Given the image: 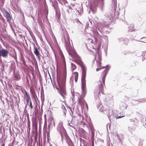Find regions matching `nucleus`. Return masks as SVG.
<instances>
[{"instance_id":"obj_1","label":"nucleus","mask_w":146,"mask_h":146,"mask_svg":"<svg viewBox=\"0 0 146 146\" xmlns=\"http://www.w3.org/2000/svg\"><path fill=\"white\" fill-rule=\"evenodd\" d=\"M62 60L63 62L64 67L62 76H58V73L57 74V82L58 86L59 89H58L59 93L62 96V98H60L61 101L63 102H65L64 99L65 96L66 95L65 89L66 81V66L65 59L63 54L61 55Z\"/></svg>"},{"instance_id":"obj_2","label":"nucleus","mask_w":146,"mask_h":146,"mask_svg":"<svg viewBox=\"0 0 146 146\" xmlns=\"http://www.w3.org/2000/svg\"><path fill=\"white\" fill-rule=\"evenodd\" d=\"M75 62L81 67L82 70L81 78L82 90V93L80 97H84L86 94V68L83 62L81 60L80 58L77 57L75 58Z\"/></svg>"},{"instance_id":"obj_3","label":"nucleus","mask_w":146,"mask_h":146,"mask_svg":"<svg viewBox=\"0 0 146 146\" xmlns=\"http://www.w3.org/2000/svg\"><path fill=\"white\" fill-rule=\"evenodd\" d=\"M65 42L66 48L68 52V54L70 55L71 57H73V56L71 54V51L72 50V46L70 42V39L68 34H66V36H65Z\"/></svg>"},{"instance_id":"obj_4","label":"nucleus","mask_w":146,"mask_h":146,"mask_svg":"<svg viewBox=\"0 0 146 146\" xmlns=\"http://www.w3.org/2000/svg\"><path fill=\"white\" fill-rule=\"evenodd\" d=\"M93 32L94 36V40L92 38H89L88 40L89 41V42H90L91 43H94V44H96L98 41V38L99 39L100 35L98 33V31L96 30L93 31Z\"/></svg>"},{"instance_id":"obj_5","label":"nucleus","mask_w":146,"mask_h":146,"mask_svg":"<svg viewBox=\"0 0 146 146\" xmlns=\"http://www.w3.org/2000/svg\"><path fill=\"white\" fill-rule=\"evenodd\" d=\"M117 8L115 9V8L114 9V12H113V13L112 14H111L110 13L109 14V16L108 17V19L110 20H111L112 19H113V17L115 19L117 18L118 15L119 14V8L117 9Z\"/></svg>"},{"instance_id":"obj_6","label":"nucleus","mask_w":146,"mask_h":146,"mask_svg":"<svg viewBox=\"0 0 146 146\" xmlns=\"http://www.w3.org/2000/svg\"><path fill=\"white\" fill-rule=\"evenodd\" d=\"M104 25H105L104 23H98L96 25L95 27L96 29H92V31L93 32V31L96 30L98 31L97 30H98L101 34H102L105 30L104 27Z\"/></svg>"},{"instance_id":"obj_7","label":"nucleus","mask_w":146,"mask_h":146,"mask_svg":"<svg viewBox=\"0 0 146 146\" xmlns=\"http://www.w3.org/2000/svg\"><path fill=\"white\" fill-rule=\"evenodd\" d=\"M146 101V98H143L138 99L137 100H134L131 102V103L134 105L139 104L140 103L144 102Z\"/></svg>"},{"instance_id":"obj_8","label":"nucleus","mask_w":146,"mask_h":146,"mask_svg":"<svg viewBox=\"0 0 146 146\" xmlns=\"http://www.w3.org/2000/svg\"><path fill=\"white\" fill-rule=\"evenodd\" d=\"M8 54V51L5 49L2 48L0 51V56H2L3 57L6 58Z\"/></svg>"},{"instance_id":"obj_9","label":"nucleus","mask_w":146,"mask_h":146,"mask_svg":"<svg viewBox=\"0 0 146 146\" xmlns=\"http://www.w3.org/2000/svg\"><path fill=\"white\" fill-rule=\"evenodd\" d=\"M109 69V68L108 67V66H107L106 68L104 71V74L103 76L102 80V82L104 84H105L106 78Z\"/></svg>"},{"instance_id":"obj_10","label":"nucleus","mask_w":146,"mask_h":146,"mask_svg":"<svg viewBox=\"0 0 146 146\" xmlns=\"http://www.w3.org/2000/svg\"><path fill=\"white\" fill-rule=\"evenodd\" d=\"M83 98L84 97H80L79 100V102L82 108H84L85 107V104L86 103L84 99H83Z\"/></svg>"},{"instance_id":"obj_11","label":"nucleus","mask_w":146,"mask_h":146,"mask_svg":"<svg viewBox=\"0 0 146 146\" xmlns=\"http://www.w3.org/2000/svg\"><path fill=\"white\" fill-rule=\"evenodd\" d=\"M100 110L101 112H103L104 113L108 115L109 118H110L109 116L111 115H110V112H111V111H110V110L108 109L107 110L106 109H105V110H104V109H103L102 107H101V109Z\"/></svg>"},{"instance_id":"obj_12","label":"nucleus","mask_w":146,"mask_h":146,"mask_svg":"<svg viewBox=\"0 0 146 146\" xmlns=\"http://www.w3.org/2000/svg\"><path fill=\"white\" fill-rule=\"evenodd\" d=\"M33 48H34V54L36 55L37 56L39 55V54H40V53L39 52V48H38L35 45V44L34 43H33Z\"/></svg>"},{"instance_id":"obj_13","label":"nucleus","mask_w":146,"mask_h":146,"mask_svg":"<svg viewBox=\"0 0 146 146\" xmlns=\"http://www.w3.org/2000/svg\"><path fill=\"white\" fill-rule=\"evenodd\" d=\"M25 94L24 95L26 96L27 103V104H28L29 102L31 101V98L29 95L27 93L26 90H25Z\"/></svg>"},{"instance_id":"obj_14","label":"nucleus","mask_w":146,"mask_h":146,"mask_svg":"<svg viewBox=\"0 0 146 146\" xmlns=\"http://www.w3.org/2000/svg\"><path fill=\"white\" fill-rule=\"evenodd\" d=\"M104 4V0H98V2L97 3V6H100L101 10H102L103 9Z\"/></svg>"},{"instance_id":"obj_15","label":"nucleus","mask_w":146,"mask_h":146,"mask_svg":"<svg viewBox=\"0 0 146 146\" xmlns=\"http://www.w3.org/2000/svg\"><path fill=\"white\" fill-rule=\"evenodd\" d=\"M65 136L66 139V142L67 143L69 146L74 144L71 139L67 135H65Z\"/></svg>"},{"instance_id":"obj_16","label":"nucleus","mask_w":146,"mask_h":146,"mask_svg":"<svg viewBox=\"0 0 146 146\" xmlns=\"http://www.w3.org/2000/svg\"><path fill=\"white\" fill-rule=\"evenodd\" d=\"M128 105L124 102H121L120 105V109L122 110L125 109L127 108Z\"/></svg>"},{"instance_id":"obj_17","label":"nucleus","mask_w":146,"mask_h":146,"mask_svg":"<svg viewBox=\"0 0 146 146\" xmlns=\"http://www.w3.org/2000/svg\"><path fill=\"white\" fill-rule=\"evenodd\" d=\"M4 16L5 17L7 20L10 21L11 19L10 14L9 13L6 11L3 14Z\"/></svg>"},{"instance_id":"obj_18","label":"nucleus","mask_w":146,"mask_h":146,"mask_svg":"<svg viewBox=\"0 0 146 146\" xmlns=\"http://www.w3.org/2000/svg\"><path fill=\"white\" fill-rule=\"evenodd\" d=\"M119 42L123 41V43L126 44L128 42L129 40L127 39H125L123 37H121L118 39Z\"/></svg>"},{"instance_id":"obj_19","label":"nucleus","mask_w":146,"mask_h":146,"mask_svg":"<svg viewBox=\"0 0 146 146\" xmlns=\"http://www.w3.org/2000/svg\"><path fill=\"white\" fill-rule=\"evenodd\" d=\"M100 84H99V91L98 92L100 93V92H102L104 86L103 84L101 83V82H99Z\"/></svg>"},{"instance_id":"obj_20","label":"nucleus","mask_w":146,"mask_h":146,"mask_svg":"<svg viewBox=\"0 0 146 146\" xmlns=\"http://www.w3.org/2000/svg\"><path fill=\"white\" fill-rule=\"evenodd\" d=\"M135 125L133 124V125L131 126H128V130L131 132H132L133 131H134V128H135Z\"/></svg>"},{"instance_id":"obj_21","label":"nucleus","mask_w":146,"mask_h":146,"mask_svg":"<svg viewBox=\"0 0 146 146\" xmlns=\"http://www.w3.org/2000/svg\"><path fill=\"white\" fill-rule=\"evenodd\" d=\"M27 125L28 128H29V130L30 129V121L29 117V115H27Z\"/></svg>"},{"instance_id":"obj_22","label":"nucleus","mask_w":146,"mask_h":146,"mask_svg":"<svg viewBox=\"0 0 146 146\" xmlns=\"http://www.w3.org/2000/svg\"><path fill=\"white\" fill-rule=\"evenodd\" d=\"M135 29H134V28L133 27V26L132 25L131 26L129 27L128 28V32H131L134 31Z\"/></svg>"},{"instance_id":"obj_23","label":"nucleus","mask_w":146,"mask_h":146,"mask_svg":"<svg viewBox=\"0 0 146 146\" xmlns=\"http://www.w3.org/2000/svg\"><path fill=\"white\" fill-rule=\"evenodd\" d=\"M89 7L90 11H92L93 12L95 11L96 9V6H93L92 5H91Z\"/></svg>"},{"instance_id":"obj_24","label":"nucleus","mask_w":146,"mask_h":146,"mask_svg":"<svg viewBox=\"0 0 146 146\" xmlns=\"http://www.w3.org/2000/svg\"><path fill=\"white\" fill-rule=\"evenodd\" d=\"M71 121H70V123H72L74 121H75L77 120V117L76 116H74L72 117Z\"/></svg>"},{"instance_id":"obj_25","label":"nucleus","mask_w":146,"mask_h":146,"mask_svg":"<svg viewBox=\"0 0 146 146\" xmlns=\"http://www.w3.org/2000/svg\"><path fill=\"white\" fill-rule=\"evenodd\" d=\"M14 77L15 79L17 80H19L20 79V76L19 74L15 75L14 76Z\"/></svg>"},{"instance_id":"obj_26","label":"nucleus","mask_w":146,"mask_h":146,"mask_svg":"<svg viewBox=\"0 0 146 146\" xmlns=\"http://www.w3.org/2000/svg\"><path fill=\"white\" fill-rule=\"evenodd\" d=\"M71 69L73 71L76 69V66L73 63H71Z\"/></svg>"},{"instance_id":"obj_27","label":"nucleus","mask_w":146,"mask_h":146,"mask_svg":"<svg viewBox=\"0 0 146 146\" xmlns=\"http://www.w3.org/2000/svg\"><path fill=\"white\" fill-rule=\"evenodd\" d=\"M97 52L98 60L99 61H101L102 60V58L101 56H100V53L99 52V50H97Z\"/></svg>"},{"instance_id":"obj_28","label":"nucleus","mask_w":146,"mask_h":146,"mask_svg":"<svg viewBox=\"0 0 146 146\" xmlns=\"http://www.w3.org/2000/svg\"><path fill=\"white\" fill-rule=\"evenodd\" d=\"M110 126H111V124L110 123H108L106 125V128L107 129V131H108V128L109 129V130H110Z\"/></svg>"},{"instance_id":"obj_29","label":"nucleus","mask_w":146,"mask_h":146,"mask_svg":"<svg viewBox=\"0 0 146 146\" xmlns=\"http://www.w3.org/2000/svg\"><path fill=\"white\" fill-rule=\"evenodd\" d=\"M140 42H146L145 41H146V38L145 37H143L141 38V40L139 41Z\"/></svg>"},{"instance_id":"obj_30","label":"nucleus","mask_w":146,"mask_h":146,"mask_svg":"<svg viewBox=\"0 0 146 146\" xmlns=\"http://www.w3.org/2000/svg\"><path fill=\"white\" fill-rule=\"evenodd\" d=\"M139 142V146H142L143 145V140L141 139H140Z\"/></svg>"},{"instance_id":"obj_31","label":"nucleus","mask_w":146,"mask_h":146,"mask_svg":"<svg viewBox=\"0 0 146 146\" xmlns=\"http://www.w3.org/2000/svg\"><path fill=\"white\" fill-rule=\"evenodd\" d=\"M0 9L1 11L3 12V14L7 10H6L5 9L2 7H0Z\"/></svg>"},{"instance_id":"obj_32","label":"nucleus","mask_w":146,"mask_h":146,"mask_svg":"<svg viewBox=\"0 0 146 146\" xmlns=\"http://www.w3.org/2000/svg\"><path fill=\"white\" fill-rule=\"evenodd\" d=\"M30 90L32 94L33 95H34L35 94V91L34 90H32L31 88H30Z\"/></svg>"},{"instance_id":"obj_33","label":"nucleus","mask_w":146,"mask_h":146,"mask_svg":"<svg viewBox=\"0 0 146 146\" xmlns=\"http://www.w3.org/2000/svg\"><path fill=\"white\" fill-rule=\"evenodd\" d=\"M91 137L92 138H93L94 136V131H91Z\"/></svg>"},{"instance_id":"obj_34","label":"nucleus","mask_w":146,"mask_h":146,"mask_svg":"<svg viewBox=\"0 0 146 146\" xmlns=\"http://www.w3.org/2000/svg\"><path fill=\"white\" fill-rule=\"evenodd\" d=\"M101 42H99L98 44V48L99 49L100 48L101 46Z\"/></svg>"},{"instance_id":"obj_35","label":"nucleus","mask_w":146,"mask_h":146,"mask_svg":"<svg viewBox=\"0 0 146 146\" xmlns=\"http://www.w3.org/2000/svg\"><path fill=\"white\" fill-rule=\"evenodd\" d=\"M90 24L91 25L92 24V22L91 21H90V20H89V22H88L87 23V24H86V27L87 25H88V27H89V25Z\"/></svg>"},{"instance_id":"obj_36","label":"nucleus","mask_w":146,"mask_h":146,"mask_svg":"<svg viewBox=\"0 0 146 146\" xmlns=\"http://www.w3.org/2000/svg\"><path fill=\"white\" fill-rule=\"evenodd\" d=\"M44 11L45 12V14H46V15L47 16V15L48 14V10L46 8H45V10H44Z\"/></svg>"},{"instance_id":"obj_37","label":"nucleus","mask_w":146,"mask_h":146,"mask_svg":"<svg viewBox=\"0 0 146 146\" xmlns=\"http://www.w3.org/2000/svg\"><path fill=\"white\" fill-rule=\"evenodd\" d=\"M75 78H78V73L77 72H75Z\"/></svg>"},{"instance_id":"obj_38","label":"nucleus","mask_w":146,"mask_h":146,"mask_svg":"<svg viewBox=\"0 0 146 146\" xmlns=\"http://www.w3.org/2000/svg\"><path fill=\"white\" fill-rule=\"evenodd\" d=\"M116 136L117 137V138L118 139L119 141V143H120L121 141V140L119 137V136L118 134H117L116 135Z\"/></svg>"},{"instance_id":"obj_39","label":"nucleus","mask_w":146,"mask_h":146,"mask_svg":"<svg viewBox=\"0 0 146 146\" xmlns=\"http://www.w3.org/2000/svg\"><path fill=\"white\" fill-rule=\"evenodd\" d=\"M90 129L91 130V131H94V128L93 126H91Z\"/></svg>"},{"instance_id":"obj_40","label":"nucleus","mask_w":146,"mask_h":146,"mask_svg":"<svg viewBox=\"0 0 146 146\" xmlns=\"http://www.w3.org/2000/svg\"><path fill=\"white\" fill-rule=\"evenodd\" d=\"M29 106L30 107L31 109H33V106L32 105V103L31 101L30 102V104L29 105Z\"/></svg>"},{"instance_id":"obj_41","label":"nucleus","mask_w":146,"mask_h":146,"mask_svg":"<svg viewBox=\"0 0 146 146\" xmlns=\"http://www.w3.org/2000/svg\"><path fill=\"white\" fill-rule=\"evenodd\" d=\"M113 2V3L114 5H115L117 4V1L116 0H112Z\"/></svg>"},{"instance_id":"obj_42","label":"nucleus","mask_w":146,"mask_h":146,"mask_svg":"<svg viewBox=\"0 0 146 146\" xmlns=\"http://www.w3.org/2000/svg\"><path fill=\"white\" fill-rule=\"evenodd\" d=\"M36 56L38 58V60H40L41 59V57H40L41 55H40V54H39V55H37V56Z\"/></svg>"},{"instance_id":"obj_43","label":"nucleus","mask_w":146,"mask_h":146,"mask_svg":"<svg viewBox=\"0 0 146 146\" xmlns=\"http://www.w3.org/2000/svg\"><path fill=\"white\" fill-rule=\"evenodd\" d=\"M101 61H97V63L98 65L100 66L102 64L101 62H100Z\"/></svg>"},{"instance_id":"obj_44","label":"nucleus","mask_w":146,"mask_h":146,"mask_svg":"<svg viewBox=\"0 0 146 146\" xmlns=\"http://www.w3.org/2000/svg\"><path fill=\"white\" fill-rule=\"evenodd\" d=\"M104 28H107L108 27H109V25L108 24H105V25H104Z\"/></svg>"},{"instance_id":"obj_45","label":"nucleus","mask_w":146,"mask_h":146,"mask_svg":"<svg viewBox=\"0 0 146 146\" xmlns=\"http://www.w3.org/2000/svg\"><path fill=\"white\" fill-rule=\"evenodd\" d=\"M125 116V115L118 116L116 117L117 119H119Z\"/></svg>"},{"instance_id":"obj_46","label":"nucleus","mask_w":146,"mask_h":146,"mask_svg":"<svg viewBox=\"0 0 146 146\" xmlns=\"http://www.w3.org/2000/svg\"><path fill=\"white\" fill-rule=\"evenodd\" d=\"M62 108L63 111L64 110H66V108L63 105H62Z\"/></svg>"},{"instance_id":"obj_47","label":"nucleus","mask_w":146,"mask_h":146,"mask_svg":"<svg viewBox=\"0 0 146 146\" xmlns=\"http://www.w3.org/2000/svg\"><path fill=\"white\" fill-rule=\"evenodd\" d=\"M60 135H61V138H62L61 141L62 142V143H63V135L61 133H60Z\"/></svg>"},{"instance_id":"obj_48","label":"nucleus","mask_w":146,"mask_h":146,"mask_svg":"<svg viewBox=\"0 0 146 146\" xmlns=\"http://www.w3.org/2000/svg\"><path fill=\"white\" fill-rule=\"evenodd\" d=\"M70 114L72 117L75 116V114L73 113V112H72V113H70Z\"/></svg>"},{"instance_id":"obj_49","label":"nucleus","mask_w":146,"mask_h":146,"mask_svg":"<svg viewBox=\"0 0 146 146\" xmlns=\"http://www.w3.org/2000/svg\"><path fill=\"white\" fill-rule=\"evenodd\" d=\"M62 1L64 4H66L67 3V2L66 0H63Z\"/></svg>"},{"instance_id":"obj_50","label":"nucleus","mask_w":146,"mask_h":146,"mask_svg":"<svg viewBox=\"0 0 146 146\" xmlns=\"http://www.w3.org/2000/svg\"><path fill=\"white\" fill-rule=\"evenodd\" d=\"M66 110H64L63 111V112L64 114V115L65 116L66 115Z\"/></svg>"},{"instance_id":"obj_51","label":"nucleus","mask_w":146,"mask_h":146,"mask_svg":"<svg viewBox=\"0 0 146 146\" xmlns=\"http://www.w3.org/2000/svg\"><path fill=\"white\" fill-rule=\"evenodd\" d=\"M13 58L14 59H15V61L17 62V56H16H16H13Z\"/></svg>"},{"instance_id":"obj_52","label":"nucleus","mask_w":146,"mask_h":146,"mask_svg":"<svg viewBox=\"0 0 146 146\" xmlns=\"http://www.w3.org/2000/svg\"><path fill=\"white\" fill-rule=\"evenodd\" d=\"M130 122H135V120L133 119H130Z\"/></svg>"},{"instance_id":"obj_53","label":"nucleus","mask_w":146,"mask_h":146,"mask_svg":"<svg viewBox=\"0 0 146 146\" xmlns=\"http://www.w3.org/2000/svg\"><path fill=\"white\" fill-rule=\"evenodd\" d=\"M41 92H43V87L42 86V87H41Z\"/></svg>"},{"instance_id":"obj_54","label":"nucleus","mask_w":146,"mask_h":146,"mask_svg":"<svg viewBox=\"0 0 146 146\" xmlns=\"http://www.w3.org/2000/svg\"><path fill=\"white\" fill-rule=\"evenodd\" d=\"M68 122L69 125V126H70V127H73L70 124V121H68Z\"/></svg>"},{"instance_id":"obj_55","label":"nucleus","mask_w":146,"mask_h":146,"mask_svg":"<svg viewBox=\"0 0 146 146\" xmlns=\"http://www.w3.org/2000/svg\"><path fill=\"white\" fill-rule=\"evenodd\" d=\"M2 124L1 123H0V130L2 129Z\"/></svg>"},{"instance_id":"obj_56","label":"nucleus","mask_w":146,"mask_h":146,"mask_svg":"<svg viewBox=\"0 0 146 146\" xmlns=\"http://www.w3.org/2000/svg\"><path fill=\"white\" fill-rule=\"evenodd\" d=\"M85 106L86 107V108L87 109V110H88V105L87 103L86 104H85Z\"/></svg>"},{"instance_id":"obj_57","label":"nucleus","mask_w":146,"mask_h":146,"mask_svg":"<svg viewBox=\"0 0 146 146\" xmlns=\"http://www.w3.org/2000/svg\"><path fill=\"white\" fill-rule=\"evenodd\" d=\"M50 123L48 125V133H49V132H50V131H49V129H50Z\"/></svg>"},{"instance_id":"obj_58","label":"nucleus","mask_w":146,"mask_h":146,"mask_svg":"<svg viewBox=\"0 0 146 146\" xmlns=\"http://www.w3.org/2000/svg\"><path fill=\"white\" fill-rule=\"evenodd\" d=\"M46 56L48 58H49L50 57V54L48 53L47 54H46Z\"/></svg>"},{"instance_id":"obj_59","label":"nucleus","mask_w":146,"mask_h":146,"mask_svg":"<svg viewBox=\"0 0 146 146\" xmlns=\"http://www.w3.org/2000/svg\"><path fill=\"white\" fill-rule=\"evenodd\" d=\"M78 78H75V82H77L78 80Z\"/></svg>"},{"instance_id":"obj_60","label":"nucleus","mask_w":146,"mask_h":146,"mask_svg":"<svg viewBox=\"0 0 146 146\" xmlns=\"http://www.w3.org/2000/svg\"><path fill=\"white\" fill-rule=\"evenodd\" d=\"M13 144L11 143L9 144L8 145V146H13Z\"/></svg>"},{"instance_id":"obj_61","label":"nucleus","mask_w":146,"mask_h":146,"mask_svg":"<svg viewBox=\"0 0 146 146\" xmlns=\"http://www.w3.org/2000/svg\"><path fill=\"white\" fill-rule=\"evenodd\" d=\"M92 146H94V141L92 142Z\"/></svg>"},{"instance_id":"obj_62","label":"nucleus","mask_w":146,"mask_h":146,"mask_svg":"<svg viewBox=\"0 0 146 146\" xmlns=\"http://www.w3.org/2000/svg\"><path fill=\"white\" fill-rule=\"evenodd\" d=\"M100 69L99 68H97L96 69V70L97 71L99 70H100Z\"/></svg>"},{"instance_id":"obj_63","label":"nucleus","mask_w":146,"mask_h":146,"mask_svg":"<svg viewBox=\"0 0 146 146\" xmlns=\"http://www.w3.org/2000/svg\"><path fill=\"white\" fill-rule=\"evenodd\" d=\"M14 139H13V141L11 143H12V144H13V145H14Z\"/></svg>"},{"instance_id":"obj_64","label":"nucleus","mask_w":146,"mask_h":146,"mask_svg":"<svg viewBox=\"0 0 146 146\" xmlns=\"http://www.w3.org/2000/svg\"><path fill=\"white\" fill-rule=\"evenodd\" d=\"M5 144L4 143H3L1 145V146H5Z\"/></svg>"}]
</instances>
